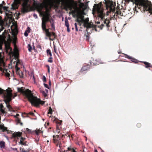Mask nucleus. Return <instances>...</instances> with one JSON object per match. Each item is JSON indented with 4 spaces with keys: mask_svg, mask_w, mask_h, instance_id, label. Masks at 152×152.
Wrapping results in <instances>:
<instances>
[{
    "mask_svg": "<svg viewBox=\"0 0 152 152\" xmlns=\"http://www.w3.org/2000/svg\"><path fill=\"white\" fill-rule=\"evenodd\" d=\"M5 47L6 53L10 56L11 58L10 64L12 67H15L17 75L20 78H23V74L22 72L20 70V68L18 66L21 64L19 59V54L18 48L15 46L14 51L8 44H5Z\"/></svg>",
    "mask_w": 152,
    "mask_h": 152,
    "instance_id": "f257e3e1",
    "label": "nucleus"
},
{
    "mask_svg": "<svg viewBox=\"0 0 152 152\" xmlns=\"http://www.w3.org/2000/svg\"><path fill=\"white\" fill-rule=\"evenodd\" d=\"M125 1L129 2L130 1L135 4L134 8V11L138 12L137 10V7L141 10V12H144L145 11H148L152 14V4L150 1L148 0H124Z\"/></svg>",
    "mask_w": 152,
    "mask_h": 152,
    "instance_id": "f03ea898",
    "label": "nucleus"
},
{
    "mask_svg": "<svg viewBox=\"0 0 152 152\" xmlns=\"http://www.w3.org/2000/svg\"><path fill=\"white\" fill-rule=\"evenodd\" d=\"M21 4V12L25 13L28 12V0H15L11 5V9L15 10L18 7V4Z\"/></svg>",
    "mask_w": 152,
    "mask_h": 152,
    "instance_id": "7ed1b4c3",
    "label": "nucleus"
},
{
    "mask_svg": "<svg viewBox=\"0 0 152 152\" xmlns=\"http://www.w3.org/2000/svg\"><path fill=\"white\" fill-rule=\"evenodd\" d=\"M35 92L34 91L29 90V102L32 106L39 107L40 104L43 105L45 102L37 97L35 94Z\"/></svg>",
    "mask_w": 152,
    "mask_h": 152,
    "instance_id": "20e7f679",
    "label": "nucleus"
},
{
    "mask_svg": "<svg viewBox=\"0 0 152 152\" xmlns=\"http://www.w3.org/2000/svg\"><path fill=\"white\" fill-rule=\"evenodd\" d=\"M16 96L17 94H15L14 95L12 94V90L9 88L7 90L4 94V96L5 99L4 101L6 104V106L8 110L10 112L13 111V110L9 104V102L11 100L12 98H14Z\"/></svg>",
    "mask_w": 152,
    "mask_h": 152,
    "instance_id": "39448f33",
    "label": "nucleus"
},
{
    "mask_svg": "<svg viewBox=\"0 0 152 152\" xmlns=\"http://www.w3.org/2000/svg\"><path fill=\"white\" fill-rule=\"evenodd\" d=\"M105 1V5L107 10H108L107 12H113L116 15H119L121 16H123V14L120 10H116L115 6L116 3L112 1Z\"/></svg>",
    "mask_w": 152,
    "mask_h": 152,
    "instance_id": "423d86ee",
    "label": "nucleus"
},
{
    "mask_svg": "<svg viewBox=\"0 0 152 152\" xmlns=\"http://www.w3.org/2000/svg\"><path fill=\"white\" fill-rule=\"evenodd\" d=\"M62 5L66 10L69 9L71 10L73 8L78 10L77 3L74 0H61Z\"/></svg>",
    "mask_w": 152,
    "mask_h": 152,
    "instance_id": "0eeeda50",
    "label": "nucleus"
},
{
    "mask_svg": "<svg viewBox=\"0 0 152 152\" xmlns=\"http://www.w3.org/2000/svg\"><path fill=\"white\" fill-rule=\"evenodd\" d=\"M77 18L76 19V21L80 25H81L80 23H83V26L84 27L86 28V30L88 31L87 30L89 28L93 27V25L92 23L88 22V19H84V17L82 15H77Z\"/></svg>",
    "mask_w": 152,
    "mask_h": 152,
    "instance_id": "6e6552de",
    "label": "nucleus"
},
{
    "mask_svg": "<svg viewBox=\"0 0 152 152\" xmlns=\"http://www.w3.org/2000/svg\"><path fill=\"white\" fill-rule=\"evenodd\" d=\"M65 134H62V135L59 134V135H53V142L55 144L56 146H59L61 148V139L64 137Z\"/></svg>",
    "mask_w": 152,
    "mask_h": 152,
    "instance_id": "1a4fd4ad",
    "label": "nucleus"
},
{
    "mask_svg": "<svg viewBox=\"0 0 152 152\" xmlns=\"http://www.w3.org/2000/svg\"><path fill=\"white\" fill-rule=\"evenodd\" d=\"M18 90L19 92L22 94L25 99L28 100V89H25V88L22 87L21 88H18Z\"/></svg>",
    "mask_w": 152,
    "mask_h": 152,
    "instance_id": "9d476101",
    "label": "nucleus"
},
{
    "mask_svg": "<svg viewBox=\"0 0 152 152\" xmlns=\"http://www.w3.org/2000/svg\"><path fill=\"white\" fill-rule=\"evenodd\" d=\"M21 134L20 132H15L12 135L13 137L15 138V139H20V142H19L20 144L21 145H24V143L23 142V141L24 139H23L21 137Z\"/></svg>",
    "mask_w": 152,
    "mask_h": 152,
    "instance_id": "9b49d317",
    "label": "nucleus"
},
{
    "mask_svg": "<svg viewBox=\"0 0 152 152\" xmlns=\"http://www.w3.org/2000/svg\"><path fill=\"white\" fill-rule=\"evenodd\" d=\"M53 121L54 122L56 123V132H57L58 134H59L60 132L59 130L61 128L62 121L59 120L56 118H54Z\"/></svg>",
    "mask_w": 152,
    "mask_h": 152,
    "instance_id": "f8f14e48",
    "label": "nucleus"
},
{
    "mask_svg": "<svg viewBox=\"0 0 152 152\" xmlns=\"http://www.w3.org/2000/svg\"><path fill=\"white\" fill-rule=\"evenodd\" d=\"M42 128H41L42 129ZM43 132L40 129H38L37 128L36 130H32L31 129H29V134H36L38 136L40 133H42Z\"/></svg>",
    "mask_w": 152,
    "mask_h": 152,
    "instance_id": "ddd939ff",
    "label": "nucleus"
},
{
    "mask_svg": "<svg viewBox=\"0 0 152 152\" xmlns=\"http://www.w3.org/2000/svg\"><path fill=\"white\" fill-rule=\"evenodd\" d=\"M34 6L35 9L37 10V11L40 12H42L43 8V6L42 4H35Z\"/></svg>",
    "mask_w": 152,
    "mask_h": 152,
    "instance_id": "4468645a",
    "label": "nucleus"
},
{
    "mask_svg": "<svg viewBox=\"0 0 152 152\" xmlns=\"http://www.w3.org/2000/svg\"><path fill=\"white\" fill-rule=\"evenodd\" d=\"M110 23V21L109 20L107 19H105L104 21V24H102L101 25L99 26L98 27L100 28L101 29H102L103 27L104 26V25L107 27V28H108L110 26L109 24Z\"/></svg>",
    "mask_w": 152,
    "mask_h": 152,
    "instance_id": "2eb2a0df",
    "label": "nucleus"
},
{
    "mask_svg": "<svg viewBox=\"0 0 152 152\" xmlns=\"http://www.w3.org/2000/svg\"><path fill=\"white\" fill-rule=\"evenodd\" d=\"M78 10H79V9H78V10H75V9L74 8H73L72 9V10H71V11H72V12L73 14V17L74 18H75V17H76V18H77H77V15H82L81 13H79L78 12H77V13L76 15L75 14L76 11H78Z\"/></svg>",
    "mask_w": 152,
    "mask_h": 152,
    "instance_id": "dca6fc26",
    "label": "nucleus"
},
{
    "mask_svg": "<svg viewBox=\"0 0 152 152\" xmlns=\"http://www.w3.org/2000/svg\"><path fill=\"white\" fill-rule=\"evenodd\" d=\"M97 12L99 17L101 18H102L104 15L103 13V10H101L100 8H99Z\"/></svg>",
    "mask_w": 152,
    "mask_h": 152,
    "instance_id": "f3484780",
    "label": "nucleus"
},
{
    "mask_svg": "<svg viewBox=\"0 0 152 152\" xmlns=\"http://www.w3.org/2000/svg\"><path fill=\"white\" fill-rule=\"evenodd\" d=\"M2 49V47L0 45V50ZM4 55L2 53L0 52V63L1 64L4 63Z\"/></svg>",
    "mask_w": 152,
    "mask_h": 152,
    "instance_id": "a211bd4d",
    "label": "nucleus"
},
{
    "mask_svg": "<svg viewBox=\"0 0 152 152\" xmlns=\"http://www.w3.org/2000/svg\"><path fill=\"white\" fill-rule=\"evenodd\" d=\"M93 63L94 65H96L102 63L101 60L99 59H96L95 60H93Z\"/></svg>",
    "mask_w": 152,
    "mask_h": 152,
    "instance_id": "6ab92c4d",
    "label": "nucleus"
},
{
    "mask_svg": "<svg viewBox=\"0 0 152 152\" xmlns=\"http://www.w3.org/2000/svg\"><path fill=\"white\" fill-rule=\"evenodd\" d=\"M125 57L129 59H131V61L134 63H137V60L134 58H132V57L129 56L126 54H125Z\"/></svg>",
    "mask_w": 152,
    "mask_h": 152,
    "instance_id": "aec40b11",
    "label": "nucleus"
},
{
    "mask_svg": "<svg viewBox=\"0 0 152 152\" xmlns=\"http://www.w3.org/2000/svg\"><path fill=\"white\" fill-rule=\"evenodd\" d=\"M64 152H76L75 149L73 148H72L71 146L68 147L67 148V150L66 151H64Z\"/></svg>",
    "mask_w": 152,
    "mask_h": 152,
    "instance_id": "412c9836",
    "label": "nucleus"
},
{
    "mask_svg": "<svg viewBox=\"0 0 152 152\" xmlns=\"http://www.w3.org/2000/svg\"><path fill=\"white\" fill-rule=\"evenodd\" d=\"M45 33H46V35L49 37V39L50 40H53V39H52L50 38V37H51V33H50L48 29H46V31H45Z\"/></svg>",
    "mask_w": 152,
    "mask_h": 152,
    "instance_id": "4be33fe9",
    "label": "nucleus"
},
{
    "mask_svg": "<svg viewBox=\"0 0 152 152\" xmlns=\"http://www.w3.org/2000/svg\"><path fill=\"white\" fill-rule=\"evenodd\" d=\"M30 79L34 81V83H36L35 79L34 77V72H32L31 73Z\"/></svg>",
    "mask_w": 152,
    "mask_h": 152,
    "instance_id": "5701e85b",
    "label": "nucleus"
},
{
    "mask_svg": "<svg viewBox=\"0 0 152 152\" xmlns=\"http://www.w3.org/2000/svg\"><path fill=\"white\" fill-rule=\"evenodd\" d=\"M141 62L143 63L145 65V67L146 68H148V67H151V64L150 63H149L146 61H141Z\"/></svg>",
    "mask_w": 152,
    "mask_h": 152,
    "instance_id": "b1692460",
    "label": "nucleus"
},
{
    "mask_svg": "<svg viewBox=\"0 0 152 152\" xmlns=\"http://www.w3.org/2000/svg\"><path fill=\"white\" fill-rule=\"evenodd\" d=\"M45 18L46 21H49L51 24H52V23H54V20L52 18H51L49 20V17L48 16L45 17Z\"/></svg>",
    "mask_w": 152,
    "mask_h": 152,
    "instance_id": "393cba45",
    "label": "nucleus"
},
{
    "mask_svg": "<svg viewBox=\"0 0 152 152\" xmlns=\"http://www.w3.org/2000/svg\"><path fill=\"white\" fill-rule=\"evenodd\" d=\"M0 110L2 113H4V108L2 104H0Z\"/></svg>",
    "mask_w": 152,
    "mask_h": 152,
    "instance_id": "a878e982",
    "label": "nucleus"
},
{
    "mask_svg": "<svg viewBox=\"0 0 152 152\" xmlns=\"http://www.w3.org/2000/svg\"><path fill=\"white\" fill-rule=\"evenodd\" d=\"M5 142L4 141H2L0 142V147L1 148H4L5 147Z\"/></svg>",
    "mask_w": 152,
    "mask_h": 152,
    "instance_id": "bb28decb",
    "label": "nucleus"
},
{
    "mask_svg": "<svg viewBox=\"0 0 152 152\" xmlns=\"http://www.w3.org/2000/svg\"><path fill=\"white\" fill-rule=\"evenodd\" d=\"M88 66H83L81 69V70L83 71L86 70L88 69Z\"/></svg>",
    "mask_w": 152,
    "mask_h": 152,
    "instance_id": "cd10ccee",
    "label": "nucleus"
},
{
    "mask_svg": "<svg viewBox=\"0 0 152 152\" xmlns=\"http://www.w3.org/2000/svg\"><path fill=\"white\" fill-rule=\"evenodd\" d=\"M47 55H50V56H52V53L50 50L48 49L47 50Z\"/></svg>",
    "mask_w": 152,
    "mask_h": 152,
    "instance_id": "c85d7f7f",
    "label": "nucleus"
},
{
    "mask_svg": "<svg viewBox=\"0 0 152 152\" xmlns=\"http://www.w3.org/2000/svg\"><path fill=\"white\" fill-rule=\"evenodd\" d=\"M42 27L43 30H44L45 31L46 29H47L46 28L45 23H44L43 21L42 22Z\"/></svg>",
    "mask_w": 152,
    "mask_h": 152,
    "instance_id": "c756f323",
    "label": "nucleus"
},
{
    "mask_svg": "<svg viewBox=\"0 0 152 152\" xmlns=\"http://www.w3.org/2000/svg\"><path fill=\"white\" fill-rule=\"evenodd\" d=\"M28 27L27 28V29L24 33V35L25 36L27 37L28 36Z\"/></svg>",
    "mask_w": 152,
    "mask_h": 152,
    "instance_id": "7c9ffc66",
    "label": "nucleus"
},
{
    "mask_svg": "<svg viewBox=\"0 0 152 152\" xmlns=\"http://www.w3.org/2000/svg\"><path fill=\"white\" fill-rule=\"evenodd\" d=\"M22 117L23 118H25L26 117H28V113H24L22 114Z\"/></svg>",
    "mask_w": 152,
    "mask_h": 152,
    "instance_id": "2f4dec72",
    "label": "nucleus"
},
{
    "mask_svg": "<svg viewBox=\"0 0 152 152\" xmlns=\"http://www.w3.org/2000/svg\"><path fill=\"white\" fill-rule=\"evenodd\" d=\"M65 25L66 27H69V24L68 20L67 19H65Z\"/></svg>",
    "mask_w": 152,
    "mask_h": 152,
    "instance_id": "473e14b6",
    "label": "nucleus"
},
{
    "mask_svg": "<svg viewBox=\"0 0 152 152\" xmlns=\"http://www.w3.org/2000/svg\"><path fill=\"white\" fill-rule=\"evenodd\" d=\"M53 110L50 107H49L48 112V114H52V113Z\"/></svg>",
    "mask_w": 152,
    "mask_h": 152,
    "instance_id": "72a5a7b5",
    "label": "nucleus"
},
{
    "mask_svg": "<svg viewBox=\"0 0 152 152\" xmlns=\"http://www.w3.org/2000/svg\"><path fill=\"white\" fill-rule=\"evenodd\" d=\"M52 56H50V57L49 58L48 60V62L50 63H52L53 62V61L52 60Z\"/></svg>",
    "mask_w": 152,
    "mask_h": 152,
    "instance_id": "f704fd0d",
    "label": "nucleus"
},
{
    "mask_svg": "<svg viewBox=\"0 0 152 152\" xmlns=\"http://www.w3.org/2000/svg\"><path fill=\"white\" fill-rule=\"evenodd\" d=\"M43 81L44 82H46V79L45 77V76H43V78L42 79Z\"/></svg>",
    "mask_w": 152,
    "mask_h": 152,
    "instance_id": "c9c22d12",
    "label": "nucleus"
},
{
    "mask_svg": "<svg viewBox=\"0 0 152 152\" xmlns=\"http://www.w3.org/2000/svg\"><path fill=\"white\" fill-rule=\"evenodd\" d=\"M20 150L22 152H28V150L25 151L24 148H22Z\"/></svg>",
    "mask_w": 152,
    "mask_h": 152,
    "instance_id": "e433bc0d",
    "label": "nucleus"
},
{
    "mask_svg": "<svg viewBox=\"0 0 152 152\" xmlns=\"http://www.w3.org/2000/svg\"><path fill=\"white\" fill-rule=\"evenodd\" d=\"M5 128H6V130L5 131H7V134H10V133H11V132L12 133V132L11 131H10L9 130H7V128L5 127Z\"/></svg>",
    "mask_w": 152,
    "mask_h": 152,
    "instance_id": "4c0bfd02",
    "label": "nucleus"
},
{
    "mask_svg": "<svg viewBox=\"0 0 152 152\" xmlns=\"http://www.w3.org/2000/svg\"><path fill=\"white\" fill-rule=\"evenodd\" d=\"M51 27L52 28H53L54 30H55V27L54 23H53L51 24Z\"/></svg>",
    "mask_w": 152,
    "mask_h": 152,
    "instance_id": "58836bf2",
    "label": "nucleus"
},
{
    "mask_svg": "<svg viewBox=\"0 0 152 152\" xmlns=\"http://www.w3.org/2000/svg\"><path fill=\"white\" fill-rule=\"evenodd\" d=\"M141 126V124L140 123H138L137 124V126L138 128L140 127Z\"/></svg>",
    "mask_w": 152,
    "mask_h": 152,
    "instance_id": "ea45409f",
    "label": "nucleus"
},
{
    "mask_svg": "<svg viewBox=\"0 0 152 152\" xmlns=\"http://www.w3.org/2000/svg\"><path fill=\"white\" fill-rule=\"evenodd\" d=\"M29 115H32V116H34L35 115H34V113L32 112H29Z\"/></svg>",
    "mask_w": 152,
    "mask_h": 152,
    "instance_id": "a19ab883",
    "label": "nucleus"
},
{
    "mask_svg": "<svg viewBox=\"0 0 152 152\" xmlns=\"http://www.w3.org/2000/svg\"><path fill=\"white\" fill-rule=\"evenodd\" d=\"M42 94L45 97H46L47 96V94L44 91H43L42 92Z\"/></svg>",
    "mask_w": 152,
    "mask_h": 152,
    "instance_id": "79ce46f5",
    "label": "nucleus"
},
{
    "mask_svg": "<svg viewBox=\"0 0 152 152\" xmlns=\"http://www.w3.org/2000/svg\"><path fill=\"white\" fill-rule=\"evenodd\" d=\"M52 35L54 36V38H55L56 37H57V36L56 35V34H55V33H54V32H52Z\"/></svg>",
    "mask_w": 152,
    "mask_h": 152,
    "instance_id": "37998d69",
    "label": "nucleus"
},
{
    "mask_svg": "<svg viewBox=\"0 0 152 152\" xmlns=\"http://www.w3.org/2000/svg\"><path fill=\"white\" fill-rule=\"evenodd\" d=\"M44 86L45 87H46L47 88H49V87H48V85H47V84H45V83H44Z\"/></svg>",
    "mask_w": 152,
    "mask_h": 152,
    "instance_id": "c03bdc74",
    "label": "nucleus"
},
{
    "mask_svg": "<svg viewBox=\"0 0 152 152\" xmlns=\"http://www.w3.org/2000/svg\"><path fill=\"white\" fill-rule=\"evenodd\" d=\"M53 49H54V52L56 53H57V52H56V46H53Z\"/></svg>",
    "mask_w": 152,
    "mask_h": 152,
    "instance_id": "a18cd8bd",
    "label": "nucleus"
},
{
    "mask_svg": "<svg viewBox=\"0 0 152 152\" xmlns=\"http://www.w3.org/2000/svg\"><path fill=\"white\" fill-rule=\"evenodd\" d=\"M5 75L6 76H7V77H9L10 76V73H8V72H7L5 74Z\"/></svg>",
    "mask_w": 152,
    "mask_h": 152,
    "instance_id": "49530a36",
    "label": "nucleus"
},
{
    "mask_svg": "<svg viewBox=\"0 0 152 152\" xmlns=\"http://www.w3.org/2000/svg\"><path fill=\"white\" fill-rule=\"evenodd\" d=\"M32 49V48L31 45L29 44V51L30 52Z\"/></svg>",
    "mask_w": 152,
    "mask_h": 152,
    "instance_id": "de8ad7c7",
    "label": "nucleus"
},
{
    "mask_svg": "<svg viewBox=\"0 0 152 152\" xmlns=\"http://www.w3.org/2000/svg\"><path fill=\"white\" fill-rule=\"evenodd\" d=\"M33 16H34V17L35 18H37V15L35 14H34Z\"/></svg>",
    "mask_w": 152,
    "mask_h": 152,
    "instance_id": "09e8293b",
    "label": "nucleus"
},
{
    "mask_svg": "<svg viewBox=\"0 0 152 152\" xmlns=\"http://www.w3.org/2000/svg\"><path fill=\"white\" fill-rule=\"evenodd\" d=\"M67 31L68 32H70V30L69 27H67Z\"/></svg>",
    "mask_w": 152,
    "mask_h": 152,
    "instance_id": "8fccbe9b",
    "label": "nucleus"
},
{
    "mask_svg": "<svg viewBox=\"0 0 152 152\" xmlns=\"http://www.w3.org/2000/svg\"><path fill=\"white\" fill-rule=\"evenodd\" d=\"M84 6V4L83 3H81L80 4V6L82 7Z\"/></svg>",
    "mask_w": 152,
    "mask_h": 152,
    "instance_id": "3c124183",
    "label": "nucleus"
},
{
    "mask_svg": "<svg viewBox=\"0 0 152 152\" xmlns=\"http://www.w3.org/2000/svg\"><path fill=\"white\" fill-rule=\"evenodd\" d=\"M12 149L14 151H17V150L16 148H12Z\"/></svg>",
    "mask_w": 152,
    "mask_h": 152,
    "instance_id": "603ef678",
    "label": "nucleus"
},
{
    "mask_svg": "<svg viewBox=\"0 0 152 152\" xmlns=\"http://www.w3.org/2000/svg\"><path fill=\"white\" fill-rule=\"evenodd\" d=\"M75 28H77V23H75Z\"/></svg>",
    "mask_w": 152,
    "mask_h": 152,
    "instance_id": "864d4df0",
    "label": "nucleus"
},
{
    "mask_svg": "<svg viewBox=\"0 0 152 152\" xmlns=\"http://www.w3.org/2000/svg\"><path fill=\"white\" fill-rule=\"evenodd\" d=\"M3 9L5 10H7V8L6 7H3Z\"/></svg>",
    "mask_w": 152,
    "mask_h": 152,
    "instance_id": "5fc2aeb1",
    "label": "nucleus"
},
{
    "mask_svg": "<svg viewBox=\"0 0 152 152\" xmlns=\"http://www.w3.org/2000/svg\"><path fill=\"white\" fill-rule=\"evenodd\" d=\"M46 67H47L48 68H48H50L49 66L48 65H46Z\"/></svg>",
    "mask_w": 152,
    "mask_h": 152,
    "instance_id": "6e6d98bb",
    "label": "nucleus"
},
{
    "mask_svg": "<svg viewBox=\"0 0 152 152\" xmlns=\"http://www.w3.org/2000/svg\"><path fill=\"white\" fill-rule=\"evenodd\" d=\"M30 3V1H29V3ZM31 7H30V4H29V11H30L31 10Z\"/></svg>",
    "mask_w": 152,
    "mask_h": 152,
    "instance_id": "4d7b16f0",
    "label": "nucleus"
},
{
    "mask_svg": "<svg viewBox=\"0 0 152 152\" xmlns=\"http://www.w3.org/2000/svg\"><path fill=\"white\" fill-rule=\"evenodd\" d=\"M46 11H49V10H48V8L47 7H46Z\"/></svg>",
    "mask_w": 152,
    "mask_h": 152,
    "instance_id": "13d9d810",
    "label": "nucleus"
},
{
    "mask_svg": "<svg viewBox=\"0 0 152 152\" xmlns=\"http://www.w3.org/2000/svg\"><path fill=\"white\" fill-rule=\"evenodd\" d=\"M48 73H50V68L48 69Z\"/></svg>",
    "mask_w": 152,
    "mask_h": 152,
    "instance_id": "bf43d9fd",
    "label": "nucleus"
},
{
    "mask_svg": "<svg viewBox=\"0 0 152 152\" xmlns=\"http://www.w3.org/2000/svg\"><path fill=\"white\" fill-rule=\"evenodd\" d=\"M31 147H30V148H29V152L30 151V150H31L32 149V147H31V148H30Z\"/></svg>",
    "mask_w": 152,
    "mask_h": 152,
    "instance_id": "052dcab7",
    "label": "nucleus"
},
{
    "mask_svg": "<svg viewBox=\"0 0 152 152\" xmlns=\"http://www.w3.org/2000/svg\"><path fill=\"white\" fill-rule=\"evenodd\" d=\"M75 28L76 31H78L77 27L76 28Z\"/></svg>",
    "mask_w": 152,
    "mask_h": 152,
    "instance_id": "680f3d73",
    "label": "nucleus"
},
{
    "mask_svg": "<svg viewBox=\"0 0 152 152\" xmlns=\"http://www.w3.org/2000/svg\"><path fill=\"white\" fill-rule=\"evenodd\" d=\"M2 91L0 90V94H2Z\"/></svg>",
    "mask_w": 152,
    "mask_h": 152,
    "instance_id": "e2e57ef3",
    "label": "nucleus"
},
{
    "mask_svg": "<svg viewBox=\"0 0 152 152\" xmlns=\"http://www.w3.org/2000/svg\"><path fill=\"white\" fill-rule=\"evenodd\" d=\"M94 152H98V151H97V150L96 149L94 150Z\"/></svg>",
    "mask_w": 152,
    "mask_h": 152,
    "instance_id": "0e129e2a",
    "label": "nucleus"
},
{
    "mask_svg": "<svg viewBox=\"0 0 152 152\" xmlns=\"http://www.w3.org/2000/svg\"><path fill=\"white\" fill-rule=\"evenodd\" d=\"M51 82H50V81H49V84L50 85H51Z\"/></svg>",
    "mask_w": 152,
    "mask_h": 152,
    "instance_id": "69168bd1",
    "label": "nucleus"
},
{
    "mask_svg": "<svg viewBox=\"0 0 152 152\" xmlns=\"http://www.w3.org/2000/svg\"><path fill=\"white\" fill-rule=\"evenodd\" d=\"M26 130L27 131V132L28 131V128H26Z\"/></svg>",
    "mask_w": 152,
    "mask_h": 152,
    "instance_id": "338daca9",
    "label": "nucleus"
},
{
    "mask_svg": "<svg viewBox=\"0 0 152 152\" xmlns=\"http://www.w3.org/2000/svg\"><path fill=\"white\" fill-rule=\"evenodd\" d=\"M5 136V137H6V138H7V140H8V137H7V136Z\"/></svg>",
    "mask_w": 152,
    "mask_h": 152,
    "instance_id": "774afa93",
    "label": "nucleus"
}]
</instances>
